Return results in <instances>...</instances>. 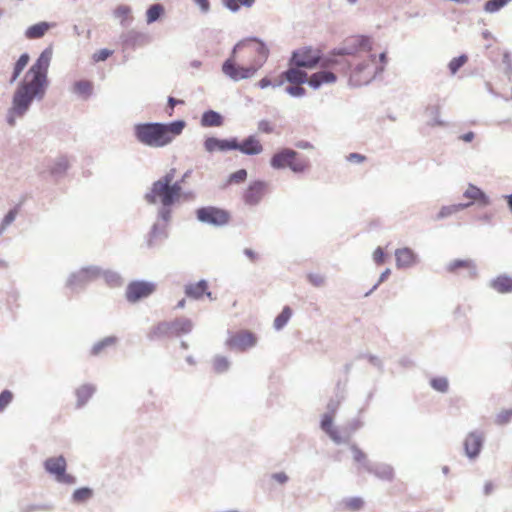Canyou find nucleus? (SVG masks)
Segmentation results:
<instances>
[{
	"label": "nucleus",
	"instance_id": "nucleus-7",
	"mask_svg": "<svg viewBox=\"0 0 512 512\" xmlns=\"http://www.w3.org/2000/svg\"><path fill=\"white\" fill-rule=\"evenodd\" d=\"M197 219L214 226H223L230 221V213L222 208L208 206L196 211Z\"/></svg>",
	"mask_w": 512,
	"mask_h": 512
},
{
	"label": "nucleus",
	"instance_id": "nucleus-23",
	"mask_svg": "<svg viewBox=\"0 0 512 512\" xmlns=\"http://www.w3.org/2000/svg\"><path fill=\"white\" fill-rule=\"evenodd\" d=\"M298 68L299 67L289 68L282 74V77H284L285 80H287L291 84L301 85L306 81L308 82L307 73Z\"/></svg>",
	"mask_w": 512,
	"mask_h": 512
},
{
	"label": "nucleus",
	"instance_id": "nucleus-57",
	"mask_svg": "<svg viewBox=\"0 0 512 512\" xmlns=\"http://www.w3.org/2000/svg\"><path fill=\"white\" fill-rule=\"evenodd\" d=\"M363 501L359 498H353L348 502V506L353 510H358L362 507Z\"/></svg>",
	"mask_w": 512,
	"mask_h": 512
},
{
	"label": "nucleus",
	"instance_id": "nucleus-6",
	"mask_svg": "<svg viewBox=\"0 0 512 512\" xmlns=\"http://www.w3.org/2000/svg\"><path fill=\"white\" fill-rule=\"evenodd\" d=\"M339 65L340 61L336 57H329L324 59L321 62V66L324 68L332 69L333 71L324 70L313 73L308 78V84L312 88L317 89L322 85L335 83L337 80L336 73L340 71V69H338Z\"/></svg>",
	"mask_w": 512,
	"mask_h": 512
},
{
	"label": "nucleus",
	"instance_id": "nucleus-56",
	"mask_svg": "<svg viewBox=\"0 0 512 512\" xmlns=\"http://www.w3.org/2000/svg\"><path fill=\"white\" fill-rule=\"evenodd\" d=\"M177 104H184V101L183 100H177V99H175L173 97H169V99H168V105H169V108H170V111L168 112L169 116L173 115L174 107Z\"/></svg>",
	"mask_w": 512,
	"mask_h": 512
},
{
	"label": "nucleus",
	"instance_id": "nucleus-16",
	"mask_svg": "<svg viewBox=\"0 0 512 512\" xmlns=\"http://www.w3.org/2000/svg\"><path fill=\"white\" fill-rule=\"evenodd\" d=\"M482 444H483V435L481 433H478V432L469 433L464 442L466 454L470 458L476 457L482 448Z\"/></svg>",
	"mask_w": 512,
	"mask_h": 512
},
{
	"label": "nucleus",
	"instance_id": "nucleus-30",
	"mask_svg": "<svg viewBox=\"0 0 512 512\" xmlns=\"http://www.w3.org/2000/svg\"><path fill=\"white\" fill-rule=\"evenodd\" d=\"M29 59H30L29 55L27 53H24L17 60V62L14 65L13 74L10 79L11 83L14 82L19 77V75L22 73L24 68L27 66Z\"/></svg>",
	"mask_w": 512,
	"mask_h": 512
},
{
	"label": "nucleus",
	"instance_id": "nucleus-49",
	"mask_svg": "<svg viewBox=\"0 0 512 512\" xmlns=\"http://www.w3.org/2000/svg\"><path fill=\"white\" fill-rule=\"evenodd\" d=\"M385 253L381 247H378L373 252V260L376 264L381 265L385 262Z\"/></svg>",
	"mask_w": 512,
	"mask_h": 512
},
{
	"label": "nucleus",
	"instance_id": "nucleus-64",
	"mask_svg": "<svg viewBox=\"0 0 512 512\" xmlns=\"http://www.w3.org/2000/svg\"><path fill=\"white\" fill-rule=\"evenodd\" d=\"M507 199H508V206H509L510 210L512 211V194L510 196H508Z\"/></svg>",
	"mask_w": 512,
	"mask_h": 512
},
{
	"label": "nucleus",
	"instance_id": "nucleus-19",
	"mask_svg": "<svg viewBox=\"0 0 512 512\" xmlns=\"http://www.w3.org/2000/svg\"><path fill=\"white\" fill-rule=\"evenodd\" d=\"M396 264L398 267H409L415 264L416 255L409 248L398 249L395 252Z\"/></svg>",
	"mask_w": 512,
	"mask_h": 512
},
{
	"label": "nucleus",
	"instance_id": "nucleus-10",
	"mask_svg": "<svg viewBox=\"0 0 512 512\" xmlns=\"http://www.w3.org/2000/svg\"><path fill=\"white\" fill-rule=\"evenodd\" d=\"M268 189V184L265 181L257 180L249 184L243 193V200L246 204L255 205L260 202Z\"/></svg>",
	"mask_w": 512,
	"mask_h": 512
},
{
	"label": "nucleus",
	"instance_id": "nucleus-14",
	"mask_svg": "<svg viewBox=\"0 0 512 512\" xmlns=\"http://www.w3.org/2000/svg\"><path fill=\"white\" fill-rule=\"evenodd\" d=\"M446 272L451 274H458L463 270L469 271L471 275H476V264L472 259H454L450 261L446 267Z\"/></svg>",
	"mask_w": 512,
	"mask_h": 512
},
{
	"label": "nucleus",
	"instance_id": "nucleus-39",
	"mask_svg": "<svg viewBox=\"0 0 512 512\" xmlns=\"http://www.w3.org/2000/svg\"><path fill=\"white\" fill-rule=\"evenodd\" d=\"M430 384L435 390L442 393L446 392L449 387L448 380L444 377L433 378L431 379Z\"/></svg>",
	"mask_w": 512,
	"mask_h": 512
},
{
	"label": "nucleus",
	"instance_id": "nucleus-34",
	"mask_svg": "<svg viewBox=\"0 0 512 512\" xmlns=\"http://www.w3.org/2000/svg\"><path fill=\"white\" fill-rule=\"evenodd\" d=\"M94 388L89 385H83L77 389L76 395L78 399V406L84 405L87 400L93 395Z\"/></svg>",
	"mask_w": 512,
	"mask_h": 512
},
{
	"label": "nucleus",
	"instance_id": "nucleus-13",
	"mask_svg": "<svg viewBox=\"0 0 512 512\" xmlns=\"http://www.w3.org/2000/svg\"><path fill=\"white\" fill-rule=\"evenodd\" d=\"M236 146L234 150H239L246 155H258L263 152V145L255 136H249L241 143L236 140Z\"/></svg>",
	"mask_w": 512,
	"mask_h": 512
},
{
	"label": "nucleus",
	"instance_id": "nucleus-1",
	"mask_svg": "<svg viewBox=\"0 0 512 512\" xmlns=\"http://www.w3.org/2000/svg\"><path fill=\"white\" fill-rule=\"evenodd\" d=\"M52 54V48H46L25 75L24 81L13 96L12 107L7 116L9 125H15V118L25 114L35 97L43 96Z\"/></svg>",
	"mask_w": 512,
	"mask_h": 512
},
{
	"label": "nucleus",
	"instance_id": "nucleus-54",
	"mask_svg": "<svg viewBox=\"0 0 512 512\" xmlns=\"http://www.w3.org/2000/svg\"><path fill=\"white\" fill-rule=\"evenodd\" d=\"M105 279L110 286L120 285V277L116 274L105 275Z\"/></svg>",
	"mask_w": 512,
	"mask_h": 512
},
{
	"label": "nucleus",
	"instance_id": "nucleus-62",
	"mask_svg": "<svg viewBox=\"0 0 512 512\" xmlns=\"http://www.w3.org/2000/svg\"><path fill=\"white\" fill-rule=\"evenodd\" d=\"M296 147L300 149H311L312 145L309 142L301 141L296 144Z\"/></svg>",
	"mask_w": 512,
	"mask_h": 512
},
{
	"label": "nucleus",
	"instance_id": "nucleus-63",
	"mask_svg": "<svg viewBox=\"0 0 512 512\" xmlns=\"http://www.w3.org/2000/svg\"><path fill=\"white\" fill-rule=\"evenodd\" d=\"M390 274V270L387 269L381 274L380 281H383Z\"/></svg>",
	"mask_w": 512,
	"mask_h": 512
},
{
	"label": "nucleus",
	"instance_id": "nucleus-36",
	"mask_svg": "<svg viewBox=\"0 0 512 512\" xmlns=\"http://www.w3.org/2000/svg\"><path fill=\"white\" fill-rule=\"evenodd\" d=\"M131 12V8L128 5H119L114 10V15L116 18L120 19L121 23L123 24L132 18Z\"/></svg>",
	"mask_w": 512,
	"mask_h": 512
},
{
	"label": "nucleus",
	"instance_id": "nucleus-12",
	"mask_svg": "<svg viewBox=\"0 0 512 512\" xmlns=\"http://www.w3.org/2000/svg\"><path fill=\"white\" fill-rule=\"evenodd\" d=\"M206 151L212 153L215 151H228L236 148V139H218L215 137H209L204 142Z\"/></svg>",
	"mask_w": 512,
	"mask_h": 512
},
{
	"label": "nucleus",
	"instance_id": "nucleus-46",
	"mask_svg": "<svg viewBox=\"0 0 512 512\" xmlns=\"http://www.w3.org/2000/svg\"><path fill=\"white\" fill-rule=\"evenodd\" d=\"M286 92L293 97H301V96L305 95V93H306L305 89L301 85H298V84L288 86L286 88Z\"/></svg>",
	"mask_w": 512,
	"mask_h": 512
},
{
	"label": "nucleus",
	"instance_id": "nucleus-48",
	"mask_svg": "<svg viewBox=\"0 0 512 512\" xmlns=\"http://www.w3.org/2000/svg\"><path fill=\"white\" fill-rule=\"evenodd\" d=\"M283 84V80L282 79H279L278 81H276L275 83H272V81L268 78V77H264L262 78L259 82H258V86L261 88V89H264V88H267L269 86H280Z\"/></svg>",
	"mask_w": 512,
	"mask_h": 512
},
{
	"label": "nucleus",
	"instance_id": "nucleus-3",
	"mask_svg": "<svg viewBox=\"0 0 512 512\" xmlns=\"http://www.w3.org/2000/svg\"><path fill=\"white\" fill-rule=\"evenodd\" d=\"M185 126L186 123L183 120L169 124L144 123L135 125L134 132L140 143L158 148L171 143L176 136L182 133Z\"/></svg>",
	"mask_w": 512,
	"mask_h": 512
},
{
	"label": "nucleus",
	"instance_id": "nucleus-29",
	"mask_svg": "<svg viewBox=\"0 0 512 512\" xmlns=\"http://www.w3.org/2000/svg\"><path fill=\"white\" fill-rule=\"evenodd\" d=\"M164 14V7L161 4H153L146 11V21L151 24L157 21Z\"/></svg>",
	"mask_w": 512,
	"mask_h": 512
},
{
	"label": "nucleus",
	"instance_id": "nucleus-26",
	"mask_svg": "<svg viewBox=\"0 0 512 512\" xmlns=\"http://www.w3.org/2000/svg\"><path fill=\"white\" fill-rule=\"evenodd\" d=\"M117 343V338L114 336H109L101 341L97 342L91 349V354L94 356L100 355L107 348L115 346Z\"/></svg>",
	"mask_w": 512,
	"mask_h": 512
},
{
	"label": "nucleus",
	"instance_id": "nucleus-5",
	"mask_svg": "<svg viewBox=\"0 0 512 512\" xmlns=\"http://www.w3.org/2000/svg\"><path fill=\"white\" fill-rule=\"evenodd\" d=\"M270 165L274 169L289 168L295 173H303L309 168V161L295 150L283 148L271 157Z\"/></svg>",
	"mask_w": 512,
	"mask_h": 512
},
{
	"label": "nucleus",
	"instance_id": "nucleus-41",
	"mask_svg": "<svg viewBox=\"0 0 512 512\" xmlns=\"http://www.w3.org/2000/svg\"><path fill=\"white\" fill-rule=\"evenodd\" d=\"M467 61L468 57L466 55L453 58L449 63L450 72L455 74Z\"/></svg>",
	"mask_w": 512,
	"mask_h": 512
},
{
	"label": "nucleus",
	"instance_id": "nucleus-17",
	"mask_svg": "<svg viewBox=\"0 0 512 512\" xmlns=\"http://www.w3.org/2000/svg\"><path fill=\"white\" fill-rule=\"evenodd\" d=\"M229 343L232 347L243 351L254 346L256 338L250 332H240L233 335L230 338Z\"/></svg>",
	"mask_w": 512,
	"mask_h": 512
},
{
	"label": "nucleus",
	"instance_id": "nucleus-50",
	"mask_svg": "<svg viewBox=\"0 0 512 512\" xmlns=\"http://www.w3.org/2000/svg\"><path fill=\"white\" fill-rule=\"evenodd\" d=\"M258 129L260 132L266 134L272 133L274 131L272 123L267 120L260 121L258 124Z\"/></svg>",
	"mask_w": 512,
	"mask_h": 512
},
{
	"label": "nucleus",
	"instance_id": "nucleus-25",
	"mask_svg": "<svg viewBox=\"0 0 512 512\" xmlns=\"http://www.w3.org/2000/svg\"><path fill=\"white\" fill-rule=\"evenodd\" d=\"M492 287L499 293L512 292V278L508 276H499L492 282Z\"/></svg>",
	"mask_w": 512,
	"mask_h": 512
},
{
	"label": "nucleus",
	"instance_id": "nucleus-61",
	"mask_svg": "<svg viewBox=\"0 0 512 512\" xmlns=\"http://www.w3.org/2000/svg\"><path fill=\"white\" fill-rule=\"evenodd\" d=\"M475 135L473 132H467L463 135L460 136V139L465 141V142H471L473 139H474Z\"/></svg>",
	"mask_w": 512,
	"mask_h": 512
},
{
	"label": "nucleus",
	"instance_id": "nucleus-8",
	"mask_svg": "<svg viewBox=\"0 0 512 512\" xmlns=\"http://www.w3.org/2000/svg\"><path fill=\"white\" fill-rule=\"evenodd\" d=\"M291 61L296 67L311 69L321 61V53L311 47H302L293 53Z\"/></svg>",
	"mask_w": 512,
	"mask_h": 512
},
{
	"label": "nucleus",
	"instance_id": "nucleus-37",
	"mask_svg": "<svg viewBox=\"0 0 512 512\" xmlns=\"http://www.w3.org/2000/svg\"><path fill=\"white\" fill-rule=\"evenodd\" d=\"M92 494V490L89 488H79L74 491L73 500L74 502L82 503L90 499L92 497Z\"/></svg>",
	"mask_w": 512,
	"mask_h": 512
},
{
	"label": "nucleus",
	"instance_id": "nucleus-58",
	"mask_svg": "<svg viewBox=\"0 0 512 512\" xmlns=\"http://www.w3.org/2000/svg\"><path fill=\"white\" fill-rule=\"evenodd\" d=\"M272 478L280 484H284L288 480V476L284 472L274 473Z\"/></svg>",
	"mask_w": 512,
	"mask_h": 512
},
{
	"label": "nucleus",
	"instance_id": "nucleus-59",
	"mask_svg": "<svg viewBox=\"0 0 512 512\" xmlns=\"http://www.w3.org/2000/svg\"><path fill=\"white\" fill-rule=\"evenodd\" d=\"M244 254L250 259V261L252 262H255L256 260H258V254L257 252H255L253 249L251 248H246L244 250Z\"/></svg>",
	"mask_w": 512,
	"mask_h": 512
},
{
	"label": "nucleus",
	"instance_id": "nucleus-18",
	"mask_svg": "<svg viewBox=\"0 0 512 512\" xmlns=\"http://www.w3.org/2000/svg\"><path fill=\"white\" fill-rule=\"evenodd\" d=\"M379 59H380V61L382 63V65L380 67H370V64L367 63V64H365L363 66L357 67V69L355 70V74L364 72L365 73V78L363 79V82H368L377 73L382 72L383 69H384V65L386 63V54L385 53H381L380 56H379Z\"/></svg>",
	"mask_w": 512,
	"mask_h": 512
},
{
	"label": "nucleus",
	"instance_id": "nucleus-31",
	"mask_svg": "<svg viewBox=\"0 0 512 512\" xmlns=\"http://www.w3.org/2000/svg\"><path fill=\"white\" fill-rule=\"evenodd\" d=\"M222 2L226 8L232 12H236L241 7H251L255 3V0H222Z\"/></svg>",
	"mask_w": 512,
	"mask_h": 512
},
{
	"label": "nucleus",
	"instance_id": "nucleus-47",
	"mask_svg": "<svg viewBox=\"0 0 512 512\" xmlns=\"http://www.w3.org/2000/svg\"><path fill=\"white\" fill-rule=\"evenodd\" d=\"M112 51L109 49H101L93 54L94 62H100L106 60L112 55Z\"/></svg>",
	"mask_w": 512,
	"mask_h": 512
},
{
	"label": "nucleus",
	"instance_id": "nucleus-51",
	"mask_svg": "<svg viewBox=\"0 0 512 512\" xmlns=\"http://www.w3.org/2000/svg\"><path fill=\"white\" fill-rule=\"evenodd\" d=\"M353 458L356 462L362 463L366 460V454L356 446H352Z\"/></svg>",
	"mask_w": 512,
	"mask_h": 512
},
{
	"label": "nucleus",
	"instance_id": "nucleus-11",
	"mask_svg": "<svg viewBox=\"0 0 512 512\" xmlns=\"http://www.w3.org/2000/svg\"><path fill=\"white\" fill-rule=\"evenodd\" d=\"M349 45L343 48L339 55L354 54L358 51H370L371 40L365 36H354L348 40Z\"/></svg>",
	"mask_w": 512,
	"mask_h": 512
},
{
	"label": "nucleus",
	"instance_id": "nucleus-22",
	"mask_svg": "<svg viewBox=\"0 0 512 512\" xmlns=\"http://www.w3.org/2000/svg\"><path fill=\"white\" fill-rule=\"evenodd\" d=\"M53 27V24L48 22H39L27 28L25 36L27 39H38L43 37L47 31Z\"/></svg>",
	"mask_w": 512,
	"mask_h": 512
},
{
	"label": "nucleus",
	"instance_id": "nucleus-53",
	"mask_svg": "<svg viewBox=\"0 0 512 512\" xmlns=\"http://www.w3.org/2000/svg\"><path fill=\"white\" fill-rule=\"evenodd\" d=\"M512 418V412L511 411H503L498 415L497 422L499 424L507 423Z\"/></svg>",
	"mask_w": 512,
	"mask_h": 512
},
{
	"label": "nucleus",
	"instance_id": "nucleus-15",
	"mask_svg": "<svg viewBox=\"0 0 512 512\" xmlns=\"http://www.w3.org/2000/svg\"><path fill=\"white\" fill-rule=\"evenodd\" d=\"M45 469L60 481L65 480L66 460L64 457H52L45 461Z\"/></svg>",
	"mask_w": 512,
	"mask_h": 512
},
{
	"label": "nucleus",
	"instance_id": "nucleus-4",
	"mask_svg": "<svg viewBox=\"0 0 512 512\" xmlns=\"http://www.w3.org/2000/svg\"><path fill=\"white\" fill-rule=\"evenodd\" d=\"M175 178L176 169H170L153 183L150 192L145 195L146 201L150 204L159 202L164 207H169L179 201L183 194L182 186Z\"/></svg>",
	"mask_w": 512,
	"mask_h": 512
},
{
	"label": "nucleus",
	"instance_id": "nucleus-60",
	"mask_svg": "<svg viewBox=\"0 0 512 512\" xmlns=\"http://www.w3.org/2000/svg\"><path fill=\"white\" fill-rule=\"evenodd\" d=\"M194 2L201 8L203 12H208L210 9L209 0H194Z\"/></svg>",
	"mask_w": 512,
	"mask_h": 512
},
{
	"label": "nucleus",
	"instance_id": "nucleus-21",
	"mask_svg": "<svg viewBox=\"0 0 512 512\" xmlns=\"http://www.w3.org/2000/svg\"><path fill=\"white\" fill-rule=\"evenodd\" d=\"M207 290H208L207 282L204 280H201L195 284L187 285L185 288V293L190 298L199 299L205 294L210 296V293Z\"/></svg>",
	"mask_w": 512,
	"mask_h": 512
},
{
	"label": "nucleus",
	"instance_id": "nucleus-27",
	"mask_svg": "<svg viewBox=\"0 0 512 512\" xmlns=\"http://www.w3.org/2000/svg\"><path fill=\"white\" fill-rule=\"evenodd\" d=\"M321 428L325 431L332 439L338 441V432L333 427V416L331 414H325L321 420Z\"/></svg>",
	"mask_w": 512,
	"mask_h": 512
},
{
	"label": "nucleus",
	"instance_id": "nucleus-52",
	"mask_svg": "<svg viewBox=\"0 0 512 512\" xmlns=\"http://www.w3.org/2000/svg\"><path fill=\"white\" fill-rule=\"evenodd\" d=\"M309 281L315 286H321L324 283V277L320 274H309Z\"/></svg>",
	"mask_w": 512,
	"mask_h": 512
},
{
	"label": "nucleus",
	"instance_id": "nucleus-42",
	"mask_svg": "<svg viewBox=\"0 0 512 512\" xmlns=\"http://www.w3.org/2000/svg\"><path fill=\"white\" fill-rule=\"evenodd\" d=\"M229 368V362L225 357H216L213 361V369L217 373H223Z\"/></svg>",
	"mask_w": 512,
	"mask_h": 512
},
{
	"label": "nucleus",
	"instance_id": "nucleus-44",
	"mask_svg": "<svg viewBox=\"0 0 512 512\" xmlns=\"http://www.w3.org/2000/svg\"><path fill=\"white\" fill-rule=\"evenodd\" d=\"M13 400V394L9 390H4L0 394V411H3Z\"/></svg>",
	"mask_w": 512,
	"mask_h": 512
},
{
	"label": "nucleus",
	"instance_id": "nucleus-33",
	"mask_svg": "<svg viewBox=\"0 0 512 512\" xmlns=\"http://www.w3.org/2000/svg\"><path fill=\"white\" fill-rule=\"evenodd\" d=\"M92 83L87 80H81L74 84L73 90L80 96L88 97L92 93Z\"/></svg>",
	"mask_w": 512,
	"mask_h": 512
},
{
	"label": "nucleus",
	"instance_id": "nucleus-40",
	"mask_svg": "<svg viewBox=\"0 0 512 512\" xmlns=\"http://www.w3.org/2000/svg\"><path fill=\"white\" fill-rule=\"evenodd\" d=\"M247 179V171L245 169H239L232 173L228 178V184H240L245 182Z\"/></svg>",
	"mask_w": 512,
	"mask_h": 512
},
{
	"label": "nucleus",
	"instance_id": "nucleus-43",
	"mask_svg": "<svg viewBox=\"0 0 512 512\" xmlns=\"http://www.w3.org/2000/svg\"><path fill=\"white\" fill-rule=\"evenodd\" d=\"M17 214H18V208H14L6 214L2 223L0 224V235L4 232L6 227L8 225H10L15 220Z\"/></svg>",
	"mask_w": 512,
	"mask_h": 512
},
{
	"label": "nucleus",
	"instance_id": "nucleus-45",
	"mask_svg": "<svg viewBox=\"0 0 512 512\" xmlns=\"http://www.w3.org/2000/svg\"><path fill=\"white\" fill-rule=\"evenodd\" d=\"M68 168V160L65 157L59 158V160L56 162L55 166L51 169V172L53 174H58L66 171Z\"/></svg>",
	"mask_w": 512,
	"mask_h": 512
},
{
	"label": "nucleus",
	"instance_id": "nucleus-2",
	"mask_svg": "<svg viewBox=\"0 0 512 512\" xmlns=\"http://www.w3.org/2000/svg\"><path fill=\"white\" fill-rule=\"evenodd\" d=\"M268 54L269 50L262 42L256 39L243 40L224 62L222 71L234 81L250 78L263 66Z\"/></svg>",
	"mask_w": 512,
	"mask_h": 512
},
{
	"label": "nucleus",
	"instance_id": "nucleus-24",
	"mask_svg": "<svg viewBox=\"0 0 512 512\" xmlns=\"http://www.w3.org/2000/svg\"><path fill=\"white\" fill-rule=\"evenodd\" d=\"M223 124V117L216 111L209 110L203 113L201 125L203 127H219Z\"/></svg>",
	"mask_w": 512,
	"mask_h": 512
},
{
	"label": "nucleus",
	"instance_id": "nucleus-28",
	"mask_svg": "<svg viewBox=\"0 0 512 512\" xmlns=\"http://www.w3.org/2000/svg\"><path fill=\"white\" fill-rule=\"evenodd\" d=\"M172 330L177 335L189 333L192 330V322L189 319H176L172 323Z\"/></svg>",
	"mask_w": 512,
	"mask_h": 512
},
{
	"label": "nucleus",
	"instance_id": "nucleus-20",
	"mask_svg": "<svg viewBox=\"0 0 512 512\" xmlns=\"http://www.w3.org/2000/svg\"><path fill=\"white\" fill-rule=\"evenodd\" d=\"M464 197L469 199L470 201L467 203L472 205L474 202H478L481 205H488L489 200L487 196L483 193L481 189L474 185H469L466 191L464 192Z\"/></svg>",
	"mask_w": 512,
	"mask_h": 512
},
{
	"label": "nucleus",
	"instance_id": "nucleus-9",
	"mask_svg": "<svg viewBox=\"0 0 512 512\" xmlns=\"http://www.w3.org/2000/svg\"><path fill=\"white\" fill-rule=\"evenodd\" d=\"M156 290V285L147 281H133L126 289V298L129 302L135 303L149 297Z\"/></svg>",
	"mask_w": 512,
	"mask_h": 512
},
{
	"label": "nucleus",
	"instance_id": "nucleus-35",
	"mask_svg": "<svg viewBox=\"0 0 512 512\" xmlns=\"http://www.w3.org/2000/svg\"><path fill=\"white\" fill-rule=\"evenodd\" d=\"M469 207V204H453L449 206H444L438 213V218L448 217L454 213H457L465 208Z\"/></svg>",
	"mask_w": 512,
	"mask_h": 512
},
{
	"label": "nucleus",
	"instance_id": "nucleus-38",
	"mask_svg": "<svg viewBox=\"0 0 512 512\" xmlns=\"http://www.w3.org/2000/svg\"><path fill=\"white\" fill-rule=\"evenodd\" d=\"M511 1L512 0H489L485 3L484 9L488 13H494L503 8Z\"/></svg>",
	"mask_w": 512,
	"mask_h": 512
},
{
	"label": "nucleus",
	"instance_id": "nucleus-32",
	"mask_svg": "<svg viewBox=\"0 0 512 512\" xmlns=\"http://www.w3.org/2000/svg\"><path fill=\"white\" fill-rule=\"evenodd\" d=\"M292 316V310L290 307L285 306L281 313L274 320V327L277 330L282 329L290 320Z\"/></svg>",
	"mask_w": 512,
	"mask_h": 512
},
{
	"label": "nucleus",
	"instance_id": "nucleus-55",
	"mask_svg": "<svg viewBox=\"0 0 512 512\" xmlns=\"http://www.w3.org/2000/svg\"><path fill=\"white\" fill-rule=\"evenodd\" d=\"M365 159V156L358 153H351L347 156L348 161L355 163H362Z\"/></svg>",
	"mask_w": 512,
	"mask_h": 512
}]
</instances>
